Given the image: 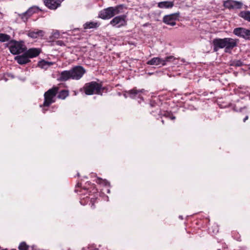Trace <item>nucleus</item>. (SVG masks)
I'll return each mask as SVG.
<instances>
[{
	"label": "nucleus",
	"instance_id": "f257e3e1",
	"mask_svg": "<svg viewBox=\"0 0 250 250\" xmlns=\"http://www.w3.org/2000/svg\"><path fill=\"white\" fill-rule=\"evenodd\" d=\"M123 13V6L122 5L114 7H109L101 11L99 16L102 19H109L116 15Z\"/></svg>",
	"mask_w": 250,
	"mask_h": 250
},
{
	"label": "nucleus",
	"instance_id": "f03ea898",
	"mask_svg": "<svg viewBox=\"0 0 250 250\" xmlns=\"http://www.w3.org/2000/svg\"><path fill=\"white\" fill-rule=\"evenodd\" d=\"M10 52L13 55L19 54L24 52L26 47L23 42H17L14 40H11L8 43Z\"/></svg>",
	"mask_w": 250,
	"mask_h": 250
},
{
	"label": "nucleus",
	"instance_id": "7ed1b4c3",
	"mask_svg": "<svg viewBox=\"0 0 250 250\" xmlns=\"http://www.w3.org/2000/svg\"><path fill=\"white\" fill-rule=\"evenodd\" d=\"M84 89L86 95L102 94L101 93V85L96 82H92L85 84Z\"/></svg>",
	"mask_w": 250,
	"mask_h": 250
},
{
	"label": "nucleus",
	"instance_id": "20e7f679",
	"mask_svg": "<svg viewBox=\"0 0 250 250\" xmlns=\"http://www.w3.org/2000/svg\"><path fill=\"white\" fill-rule=\"evenodd\" d=\"M58 88L54 87L49 89L44 94V101L43 104L44 106H48L52 103L55 102V97L58 92Z\"/></svg>",
	"mask_w": 250,
	"mask_h": 250
},
{
	"label": "nucleus",
	"instance_id": "39448f33",
	"mask_svg": "<svg viewBox=\"0 0 250 250\" xmlns=\"http://www.w3.org/2000/svg\"><path fill=\"white\" fill-rule=\"evenodd\" d=\"M126 16L125 15L118 16L114 17L110 21V24L112 26L120 28L126 25Z\"/></svg>",
	"mask_w": 250,
	"mask_h": 250
},
{
	"label": "nucleus",
	"instance_id": "423d86ee",
	"mask_svg": "<svg viewBox=\"0 0 250 250\" xmlns=\"http://www.w3.org/2000/svg\"><path fill=\"white\" fill-rule=\"evenodd\" d=\"M72 79H80L85 72V70L81 66H76L70 69Z\"/></svg>",
	"mask_w": 250,
	"mask_h": 250
},
{
	"label": "nucleus",
	"instance_id": "0eeeda50",
	"mask_svg": "<svg viewBox=\"0 0 250 250\" xmlns=\"http://www.w3.org/2000/svg\"><path fill=\"white\" fill-rule=\"evenodd\" d=\"M233 33L240 37L250 40V30L241 27L236 28L234 29Z\"/></svg>",
	"mask_w": 250,
	"mask_h": 250
},
{
	"label": "nucleus",
	"instance_id": "6e6552de",
	"mask_svg": "<svg viewBox=\"0 0 250 250\" xmlns=\"http://www.w3.org/2000/svg\"><path fill=\"white\" fill-rule=\"evenodd\" d=\"M238 40L230 38H225V50L226 52H229L234 47L237 46Z\"/></svg>",
	"mask_w": 250,
	"mask_h": 250
},
{
	"label": "nucleus",
	"instance_id": "1a4fd4ad",
	"mask_svg": "<svg viewBox=\"0 0 250 250\" xmlns=\"http://www.w3.org/2000/svg\"><path fill=\"white\" fill-rule=\"evenodd\" d=\"M38 11V7L36 6L31 7L29 8L25 12L19 14V17L23 21H26L27 19L31 17L34 13Z\"/></svg>",
	"mask_w": 250,
	"mask_h": 250
},
{
	"label": "nucleus",
	"instance_id": "9d476101",
	"mask_svg": "<svg viewBox=\"0 0 250 250\" xmlns=\"http://www.w3.org/2000/svg\"><path fill=\"white\" fill-rule=\"evenodd\" d=\"M45 5L51 9H56L61 5L60 0H44Z\"/></svg>",
	"mask_w": 250,
	"mask_h": 250
},
{
	"label": "nucleus",
	"instance_id": "9b49d317",
	"mask_svg": "<svg viewBox=\"0 0 250 250\" xmlns=\"http://www.w3.org/2000/svg\"><path fill=\"white\" fill-rule=\"evenodd\" d=\"M224 5L226 8L229 9L239 8L241 7L242 3L236 1L227 0L224 2Z\"/></svg>",
	"mask_w": 250,
	"mask_h": 250
},
{
	"label": "nucleus",
	"instance_id": "f8f14e48",
	"mask_svg": "<svg viewBox=\"0 0 250 250\" xmlns=\"http://www.w3.org/2000/svg\"><path fill=\"white\" fill-rule=\"evenodd\" d=\"M214 50L217 51L219 48H225V38L216 39L213 41Z\"/></svg>",
	"mask_w": 250,
	"mask_h": 250
},
{
	"label": "nucleus",
	"instance_id": "ddd939ff",
	"mask_svg": "<svg viewBox=\"0 0 250 250\" xmlns=\"http://www.w3.org/2000/svg\"><path fill=\"white\" fill-rule=\"evenodd\" d=\"M15 60H16L18 63L20 64H24L30 62L29 58L25 52L21 55L15 57Z\"/></svg>",
	"mask_w": 250,
	"mask_h": 250
},
{
	"label": "nucleus",
	"instance_id": "4468645a",
	"mask_svg": "<svg viewBox=\"0 0 250 250\" xmlns=\"http://www.w3.org/2000/svg\"><path fill=\"white\" fill-rule=\"evenodd\" d=\"M26 55L30 58H33L38 56L41 53V50L39 48H32L25 52Z\"/></svg>",
	"mask_w": 250,
	"mask_h": 250
},
{
	"label": "nucleus",
	"instance_id": "2eb2a0df",
	"mask_svg": "<svg viewBox=\"0 0 250 250\" xmlns=\"http://www.w3.org/2000/svg\"><path fill=\"white\" fill-rule=\"evenodd\" d=\"M147 64L149 65H161L162 66L165 65L164 61L163 59L159 57H154L151 59L150 60L147 62Z\"/></svg>",
	"mask_w": 250,
	"mask_h": 250
},
{
	"label": "nucleus",
	"instance_id": "dca6fc26",
	"mask_svg": "<svg viewBox=\"0 0 250 250\" xmlns=\"http://www.w3.org/2000/svg\"><path fill=\"white\" fill-rule=\"evenodd\" d=\"M163 21L168 25L174 26L176 24L175 16L173 14L165 16Z\"/></svg>",
	"mask_w": 250,
	"mask_h": 250
},
{
	"label": "nucleus",
	"instance_id": "f3484780",
	"mask_svg": "<svg viewBox=\"0 0 250 250\" xmlns=\"http://www.w3.org/2000/svg\"><path fill=\"white\" fill-rule=\"evenodd\" d=\"M69 79H72V76L71 74V70H65L62 71L59 77L60 80L62 81H65Z\"/></svg>",
	"mask_w": 250,
	"mask_h": 250
},
{
	"label": "nucleus",
	"instance_id": "a211bd4d",
	"mask_svg": "<svg viewBox=\"0 0 250 250\" xmlns=\"http://www.w3.org/2000/svg\"><path fill=\"white\" fill-rule=\"evenodd\" d=\"M44 35V32L42 30L31 31L28 33V36L32 38H37L39 37H43Z\"/></svg>",
	"mask_w": 250,
	"mask_h": 250
},
{
	"label": "nucleus",
	"instance_id": "6ab92c4d",
	"mask_svg": "<svg viewBox=\"0 0 250 250\" xmlns=\"http://www.w3.org/2000/svg\"><path fill=\"white\" fill-rule=\"evenodd\" d=\"M173 2L169 1H164L158 3V6L160 8H169L173 6Z\"/></svg>",
	"mask_w": 250,
	"mask_h": 250
},
{
	"label": "nucleus",
	"instance_id": "aec40b11",
	"mask_svg": "<svg viewBox=\"0 0 250 250\" xmlns=\"http://www.w3.org/2000/svg\"><path fill=\"white\" fill-rule=\"evenodd\" d=\"M53 64L52 62H47L44 60H42L39 62L38 66L43 69H47L48 67L52 65Z\"/></svg>",
	"mask_w": 250,
	"mask_h": 250
},
{
	"label": "nucleus",
	"instance_id": "412c9836",
	"mask_svg": "<svg viewBox=\"0 0 250 250\" xmlns=\"http://www.w3.org/2000/svg\"><path fill=\"white\" fill-rule=\"evenodd\" d=\"M99 25V23L97 22L90 21L86 22L83 26L84 29H90L98 27Z\"/></svg>",
	"mask_w": 250,
	"mask_h": 250
},
{
	"label": "nucleus",
	"instance_id": "4be33fe9",
	"mask_svg": "<svg viewBox=\"0 0 250 250\" xmlns=\"http://www.w3.org/2000/svg\"><path fill=\"white\" fill-rule=\"evenodd\" d=\"M144 90L142 89L141 90H137L136 89H132L129 91H128V94H129L130 97L132 98H135L137 96L140 97V93L143 92Z\"/></svg>",
	"mask_w": 250,
	"mask_h": 250
},
{
	"label": "nucleus",
	"instance_id": "5701e85b",
	"mask_svg": "<svg viewBox=\"0 0 250 250\" xmlns=\"http://www.w3.org/2000/svg\"><path fill=\"white\" fill-rule=\"evenodd\" d=\"M240 17L250 22V11H242L239 14Z\"/></svg>",
	"mask_w": 250,
	"mask_h": 250
},
{
	"label": "nucleus",
	"instance_id": "b1692460",
	"mask_svg": "<svg viewBox=\"0 0 250 250\" xmlns=\"http://www.w3.org/2000/svg\"><path fill=\"white\" fill-rule=\"evenodd\" d=\"M11 37L6 34L0 33V42H5L10 41Z\"/></svg>",
	"mask_w": 250,
	"mask_h": 250
},
{
	"label": "nucleus",
	"instance_id": "393cba45",
	"mask_svg": "<svg viewBox=\"0 0 250 250\" xmlns=\"http://www.w3.org/2000/svg\"><path fill=\"white\" fill-rule=\"evenodd\" d=\"M96 182L99 184H102L104 186L109 185V183L105 179H103L101 178L98 177L96 180Z\"/></svg>",
	"mask_w": 250,
	"mask_h": 250
},
{
	"label": "nucleus",
	"instance_id": "a878e982",
	"mask_svg": "<svg viewBox=\"0 0 250 250\" xmlns=\"http://www.w3.org/2000/svg\"><path fill=\"white\" fill-rule=\"evenodd\" d=\"M68 95V92L66 90H62L61 91L59 95L58 98L62 99H64Z\"/></svg>",
	"mask_w": 250,
	"mask_h": 250
},
{
	"label": "nucleus",
	"instance_id": "bb28decb",
	"mask_svg": "<svg viewBox=\"0 0 250 250\" xmlns=\"http://www.w3.org/2000/svg\"><path fill=\"white\" fill-rule=\"evenodd\" d=\"M176 59L173 56H170L166 57L165 59H163V61H164L165 65L167 64L168 62H172L175 61Z\"/></svg>",
	"mask_w": 250,
	"mask_h": 250
},
{
	"label": "nucleus",
	"instance_id": "cd10ccee",
	"mask_svg": "<svg viewBox=\"0 0 250 250\" xmlns=\"http://www.w3.org/2000/svg\"><path fill=\"white\" fill-rule=\"evenodd\" d=\"M60 33L58 31H53L52 33V35L50 36V38L51 40H54L55 39H58L59 38Z\"/></svg>",
	"mask_w": 250,
	"mask_h": 250
},
{
	"label": "nucleus",
	"instance_id": "c85d7f7f",
	"mask_svg": "<svg viewBox=\"0 0 250 250\" xmlns=\"http://www.w3.org/2000/svg\"><path fill=\"white\" fill-rule=\"evenodd\" d=\"M28 248L29 246L24 242H21L19 246V249L20 250H28Z\"/></svg>",
	"mask_w": 250,
	"mask_h": 250
},
{
	"label": "nucleus",
	"instance_id": "c756f323",
	"mask_svg": "<svg viewBox=\"0 0 250 250\" xmlns=\"http://www.w3.org/2000/svg\"><path fill=\"white\" fill-rule=\"evenodd\" d=\"M243 63L241 61L237 60L233 62L232 64L233 65L236 66H240L242 65Z\"/></svg>",
	"mask_w": 250,
	"mask_h": 250
},
{
	"label": "nucleus",
	"instance_id": "7c9ffc66",
	"mask_svg": "<svg viewBox=\"0 0 250 250\" xmlns=\"http://www.w3.org/2000/svg\"><path fill=\"white\" fill-rule=\"evenodd\" d=\"M57 44L59 45H62L64 44L63 42L62 41H58L56 42Z\"/></svg>",
	"mask_w": 250,
	"mask_h": 250
},
{
	"label": "nucleus",
	"instance_id": "2f4dec72",
	"mask_svg": "<svg viewBox=\"0 0 250 250\" xmlns=\"http://www.w3.org/2000/svg\"><path fill=\"white\" fill-rule=\"evenodd\" d=\"M168 118L171 120H174L175 119V117L173 115H169V116H168Z\"/></svg>",
	"mask_w": 250,
	"mask_h": 250
},
{
	"label": "nucleus",
	"instance_id": "473e14b6",
	"mask_svg": "<svg viewBox=\"0 0 250 250\" xmlns=\"http://www.w3.org/2000/svg\"><path fill=\"white\" fill-rule=\"evenodd\" d=\"M248 119V116H246L244 119V122H245L247 119Z\"/></svg>",
	"mask_w": 250,
	"mask_h": 250
},
{
	"label": "nucleus",
	"instance_id": "72a5a7b5",
	"mask_svg": "<svg viewBox=\"0 0 250 250\" xmlns=\"http://www.w3.org/2000/svg\"><path fill=\"white\" fill-rule=\"evenodd\" d=\"M179 218H180L181 219H183V217H182V216H179Z\"/></svg>",
	"mask_w": 250,
	"mask_h": 250
}]
</instances>
